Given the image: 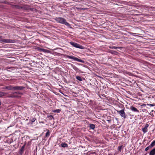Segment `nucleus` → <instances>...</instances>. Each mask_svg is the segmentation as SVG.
I'll return each instance as SVG.
<instances>
[{"label":"nucleus","instance_id":"8","mask_svg":"<svg viewBox=\"0 0 155 155\" xmlns=\"http://www.w3.org/2000/svg\"><path fill=\"white\" fill-rule=\"evenodd\" d=\"M12 93V95L9 96V97H17V96L15 95V94L21 95V94H22V93L18 92V91L14 92H13Z\"/></svg>","mask_w":155,"mask_h":155},{"label":"nucleus","instance_id":"35","mask_svg":"<svg viewBox=\"0 0 155 155\" xmlns=\"http://www.w3.org/2000/svg\"><path fill=\"white\" fill-rule=\"evenodd\" d=\"M1 38V37H0V38Z\"/></svg>","mask_w":155,"mask_h":155},{"label":"nucleus","instance_id":"34","mask_svg":"<svg viewBox=\"0 0 155 155\" xmlns=\"http://www.w3.org/2000/svg\"><path fill=\"white\" fill-rule=\"evenodd\" d=\"M41 123H44L43 122H41Z\"/></svg>","mask_w":155,"mask_h":155},{"label":"nucleus","instance_id":"20","mask_svg":"<svg viewBox=\"0 0 155 155\" xmlns=\"http://www.w3.org/2000/svg\"><path fill=\"white\" fill-rule=\"evenodd\" d=\"M150 146L152 147L155 145V140L153 141L150 145Z\"/></svg>","mask_w":155,"mask_h":155},{"label":"nucleus","instance_id":"32","mask_svg":"<svg viewBox=\"0 0 155 155\" xmlns=\"http://www.w3.org/2000/svg\"><path fill=\"white\" fill-rule=\"evenodd\" d=\"M7 69H10L11 68V67H7Z\"/></svg>","mask_w":155,"mask_h":155},{"label":"nucleus","instance_id":"12","mask_svg":"<svg viewBox=\"0 0 155 155\" xmlns=\"http://www.w3.org/2000/svg\"><path fill=\"white\" fill-rule=\"evenodd\" d=\"M89 127L90 129H92V130H94L95 128V126L94 124H91L89 125Z\"/></svg>","mask_w":155,"mask_h":155},{"label":"nucleus","instance_id":"30","mask_svg":"<svg viewBox=\"0 0 155 155\" xmlns=\"http://www.w3.org/2000/svg\"><path fill=\"white\" fill-rule=\"evenodd\" d=\"M110 52L112 54H114V52H115V51H110Z\"/></svg>","mask_w":155,"mask_h":155},{"label":"nucleus","instance_id":"6","mask_svg":"<svg viewBox=\"0 0 155 155\" xmlns=\"http://www.w3.org/2000/svg\"><path fill=\"white\" fill-rule=\"evenodd\" d=\"M25 88L24 87L15 86L14 91H22Z\"/></svg>","mask_w":155,"mask_h":155},{"label":"nucleus","instance_id":"29","mask_svg":"<svg viewBox=\"0 0 155 155\" xmlns=\"http://www.w3.org/2000/svg\"><path fill=\"white\" fill-rule=\"evenodd\" d=\"M147 8V6H142V8Z\"/></svg>","mask_w":155,"mask_h":155},{"label":"nucleus","instance_id":"1","mask_svg":"<svg viewBox=\"0 0 155 155\" xmlns=\"http://www.w3.org/2000/svg\"><path fill=\"white\" fill-rule=\"evenodd\" d=\"M54 20L58 23L64 25L68 27H70L71 26L67 22L66 20L63 18L57 17L55 18Z\"/></svg>","mask_w":155,"mask_h":155},{"label":"nucleus","instance_id":"3","mask_svg":"<svg viewBox=\"0 0 155 155\" xmlns=\"http://www.w3.org/2000/svg\"><path fill=\"white\" fill-rule=\"evenodd\" d=\"M66 57L69 59H73L74 60L76 61H77L83 63H84V61H83L81 59H79L78 58L75 57L73 56H71L68 55H67L66 56Z\"/></svg>","mask_w":155,"mask_h":155},{"label":"nucleus","instance_id":"10","mask_svg":"<svg viewBox=\"0 0 155 155\" xmlns=\"http://www.w3.org/2000/svg\"><path fill=\"white\" fill-rule=\"evenodd\" d=\"M150 155H155V148L152 149L149 153Z\"/></svg>","mask_w":155,"mask_h":155},{"label":"nucleus","instance_id":"7","mask_svg":"<svg viewBox=\"0 0 155 155\" xmlns=\"http://www.w3.org/2000/svg\"><path fill=\"white\" fill-rule=\"evenodd\" d=\"M15 86L9 85L5 87L4 88L7 89L8 90L14 91Z\"/></svg>","mask_w":155,"mask_h":155},{"label":"nucleus","instance_id":"4","mask_svg":"<svg viewBox=\"0 0 155 155\" xmlns=\"http://www.w3.org/2000/svg\"><path fill=\"white\" fill-rule=\"evenodd\" d=\"M1 41L3 42L7 43H14L16 42L15 40H12L9 39H2L0 40Z\"/></svg>","mask_w":155,"mask_h":155},{"label":"nucleus","instance_id":"19","mask_svg":"<svg viewBox=\"0 0 155 155\" xmlns=\"http://www.w3.org/2000/svg\"><path fill=\"white\" fill-rule=\"evenodd\" d=\"M25 144L24 145H23L21 147V149H20V151L21 152H22L24 150V149L25 148Z\"/></svg>","mask_w":155,"mask_h":155},{"label":"nucleus","instance_id":"13","mask_svg":"<svg viewBox=\"0 0 155 155\" xmlns=\"http://www.w3.org/2000/svg\"><path fill=\"white\" fill-rule=\"evenodd\" d=\"M7 93L5 92L0 91V97H2L5 95Z\"/></svg>","mask_w":155,"mask_h":155},{"label":"nucleus","instance_id":"27","mask_svg":"<svg viewBox=\"0 0 155 155\" xmlns=\"http://www.w3.org/2000/svg\"><path fill=\"white\" fill-rule=\"evenodd\" d=\"M147 105L149 106L150 107H153L155 105V104H147Z\"/></svg>","mask_w":155,"mask_h":155},{"label":"nucleus","instance_id":"21","mask_svg":"<svg viewBox=\"0 0 155 155\" xmlns=\"http://www.w3.org/2000/svg\"><path fill=\"white\" fill-rule=\"evenodd\" d=\"M50 135V132L48 130L47 132H46V134H45V136L46 137H48Z\"/></svg>","mask_w":155,"mask_h":155},{"label":"nucleus","instance_id":"26","mask_svg":"<svg viewBox=\"0 0 155 155\" xmlns=\"http://www.w3.org/2000/svg\"><path fill=\"white\" fill-rule=\"evenodd\" d=\"M122 147H123L122 146H119L118 147V151L121 152V150Z\"/></svg>","mask_w":155,"mask_h":155},{"label":"nucleus","instance_id":"17","mask_svg":"<svg viewBox=\"0 0 155 155\" xmlns=\"http://www.w3.org/2000/svg\"><path fill=\"white\" fill-rule=\"evenodd\" d=\"M61 111V110L59 109H56V110H53V111L54 113H60V112Z\"/></svg>","mask_w":155,"mask_h":155},{"label":"nucleus","instance_id":"14","mask_svg":"<svg viewBox=\"0 0 155 155\" xmlns=\"http://www.w3.org/2000/svg\"><path fill=\"white\" fill-rule=\"evenodd\" d=\"M61 145L63 147H68V145L65 143H62L61 144Z\"/></svg>","mask_w":155,"mask_h":155},{"label":"nucleus","instance_id":"18","mask_svg":"<svg viewBox=\"0 0 155 155\" xmlns=\"http://www.w3.org/2000/svg\"><path fill=\"white\" fill-rule=\"evenodd\" d=\"M76 78L80 81H82V79L81 78V77L79 76H76Z\"/></svg>","mask_w":155,"mask_h":155},{"label":"nucleus","instance_id":"24","mask_svg":"<svg viewBox=\"0 0 155 155\" xmlns=\"http://www.w3.org/2000/svg\"><path fill=\"white\" fill-rule=\"evenodd\" d=\"M41 51L45 52H48L49 51L48 50L44 49H41Z\"/></svg>","mask_w":155,"mask_h":155},{"label":"nucleus","instance_id":"9","mask_svg":"<svg viewBox=\"0 0 155 155\" xmlns=\"http://www.w3.org/2000/svg\"><path fill=\"white\" fill-rule=\"evenodd\" d=\"M130 109L135 112H139V110H138V109L136 108L135 107L132 106L130 107Z\"/></svg>","mask_w":155,"mask_h":155},{"label":"nucleus","instance_id":"33","mask_svg":"<svg viewBox=\"0 0 155 155\" xmlns=\"http://www.w3.org/2000/svg\"><path fill=\"white\" fill-rule=\"evenodd\" d=\"M79 64L80 65H84L82 64Z\"/></svg>","mask_w":155,"mask_h":155},{"label":"nucleus","instance_id":"11","mask_svg":"<svg viewBox=\"0 0 155 155\" xmlns=\"http://www.w3.org/2000/svg\"><path fill=\"white\" fill-rule=\"evenodd\" d=\"M72 68L76 71H80V70L74 65L72 64Z\"/></svg>","mask_w":155,"mask_h":155},{"label":"nucleus","instance_id":"25","mask_svg":"<svg viewBox=\"0 0 155 155\" xmlns=\"http://www.w3.org/2000/svg\"><path fill=\"white\" fill-rule=\"evenodd\" d=\"M151 147L150 146H150H149L147 147L145 149V150L146 151H147V150H148L150 149L151 148Z\"/></svg>","mask_w":155,"mask_h":155},{"label":"nucleus","instance_id":"5","mask_svg":"<svg viewBox=\"0 0 155 155\" xmlns=\"http://www.w3.org/2000/svg\"><path fill=\"white\" fill-rule=\"evenodd\" d=\"M117 113L119 114L121 117H123L124 118H126V116L124 109H122L120 110H117Z\"/></svg>","mask_w":155,"mask_h":155},{"label":"nucleus","instance_id":"15","mask_svg":"<svg viewBox=\"0 0 155 155\" xmlns=\"http://www.w3.org/2000/svg\"><path fill=\"white\" fill-rule=\"evenodd\" d=\"M109 48L110 49H116L117 48H121L120 47H116V46H110L109 47Z\"/></svg>","mask_w":155,"mask_h":155},{"label":"nucleus","instance_id":"2","mask_svg":"<svg viewBox=\"0 0 155 155\" xmlns=\"http://www.w3.org/2000/svg\"><path fill=\"white\" fill-rule=\"evenodd\" d=\"M70 44L73 47L82 49H84L85 47L74 42H70Z\"/></svg>","mask_w":155,"mask_h":155},{"label":"nucleus","instance_id":"16","mask_svg":"<svg viewBox=\"0 0 155 155\" xmlns=\"http://www.w3.org/2000/svg\"><path fill=\"white\" fill-rule=\"evenodd\" d=\"M142 130L143 132L144 133H145L147 131V128H145V127L142 128Z\"/></svg>","mask_w":155,"mask_h":155},{"label":"nucleus","instance_id":"31","mask_svg":"<svg viewBox=\"0 0 155 155\" xmlns=\"http://www.w3.org/2000/svg\"><path fill=\"white\" fill-rule=\"evenodd\" d=\"M130 34L131 35H132L133 36H134V34H135V33H130Z\"/></svg>","mask_w":155,"mask_h":155},{"label":"nucleus","instance_id":"28","mask_svg":"<svg viewBox=\"0 0 155 155\" xmlns=\"http://www.w3.org/2000/svg\"><path fill=\"white\" fill-rule=\"evenodd\" d=\"M149 125L148 124H146L145 126V127H144L147 128L149 127Z\"/></svg>","mask_w":155,"mask_h":155},{"label":"nucleus","instance_id":"23","mask_svg":"<svg viewBox=\"0 0 155 155\" xmlns=\"http://www.w3.org/2000/svg\"><path fill=\"white\" fill-rule=\"evenodd\" d=\"M48 117L49 118V119L50 120H52V119H54V117L52 115H49L48 116Z\"/></svg>","mask_w":155,"mask_h":155},{"label":"nucleus","instance_id":"22","mask_svg":"<svg viewBox=\"0 0 155 155\" xmlns=\"http://www.w3.org/2000/svg\"><path fill=\"white\" fill-rule=\"evenodd\" d=\"M36 120V119L35 118H32L31 119V124H32L33 123V122H35V120Z\"/></svg>","mask_w":155,"mask_h":155}]
</instances>
